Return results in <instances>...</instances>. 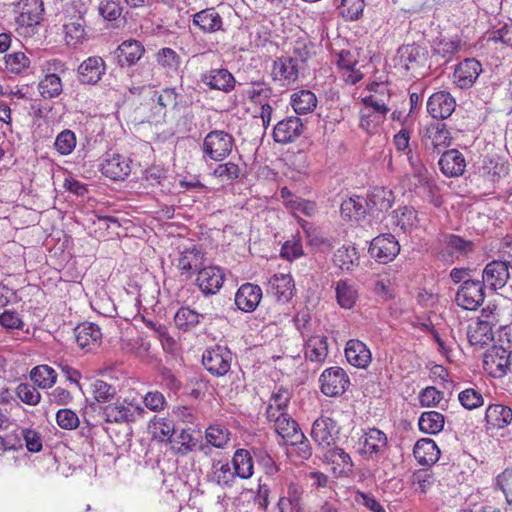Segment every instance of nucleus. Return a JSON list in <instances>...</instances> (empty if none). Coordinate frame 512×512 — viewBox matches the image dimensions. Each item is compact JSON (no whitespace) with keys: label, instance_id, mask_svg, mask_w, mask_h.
<instances>
[{"label":"nucleus","instance_id":"obj_5","mask_svg":"<svg viewBox=\"0 0 512 512\" xmlns=\"http://www.w3.org/2000/svg\"><path fill=\"white\" fill-rule=\"evenodd\" d=\"M484 285L480 280L467 279L459 287L455 301L465 310H476L484 302Z\"/></svg>","mask_w":512,"mask_h":512},{"label":"nucleus","instance_id":"obj_61","mask_svg":"<svg viewBox=\"0 0 512 512\" xmlns=\"http://www.w3.org/2000/svg\"><path fill=\"white\" fill-rule=\"evenodd\" d=\"M98 11L105 20L114 21L121 16L122 6L119 0H102Z\"/></svg>","mask_w":512,"mask_h":512},{"label":"nucleus","instance_id":"obj_13","mask_svg":"<svg viewBox=\"0 0 512 512\" xmlns=\"http://www.w3.org/2000/svg\"><path fill=\"white\" fill-rule=\"evenodd\" d=\"M304 131V124L297 116H288L280 120L273 129V139L280 144H288L299 138Z\"/></svg>","mask_w":512,"mask_h":512},{"label":"nucleus","instance_id":"obj_15","mask_svg":"<svg viewBox=\"0 0 512 512\" xmlns=\"http://www.w3.org/2000/svg\"><path fill=\"white\" fill-rule=\"evenodd\" d=\"M225 275L217 266L202 267L197 273L196 284L204 295H214L223 286Z\"/></svg>","mask_w":512,"mask_h":512},{"label":"nucleus","instance_id":"obj_57","mask_svg":"<svg viewBox=\"0 0 512 512\" xmlns=\"http://www.w3.org/2000/svg\"><path fill=\"white\" fill-rule=\"evenodd\" d=\"M76 146V136L71 130H64L56 137L54 147L61 155L70 154Z\"/></svg>","mask_w":512,"mask_h":512},{"label":"nucleus","instance_id":"obj_49","mask_svg":"<svg viewBox=\"0 0 512 512\" xmlns=\"http://www.w3.org/2000/svg\"><path fill=\"white\" fill-rule=\"evenodd\" d=\"M156 61L167 72H176L181 64L178 53L169 47L161 48L156 53Z\"/></svg>","mask_w":512,"mask_h":512},{"label":"nucleus","instance_id":"obj_59","mask_svg":"<svg viewBox=\"0 0 512 512\" xmlns=\"http://www.w3.org/2000/svg\"><path fill=\"white\" fill-rule=\"evenodd\" d=\"M17 397L25 404L35 406L41 400V394L39 391L29 383H20L16 387Z\"/></svg>","mask_w":512,"mask_h":512},{"label":"nucleus","instance_id":"obj_2","mask_svg":"<svg viewBox=\"0 0 512 512\" xmlns=\"http://www.w3.org/2000/svg\"><path fill=\"white\" fill-rule=\"evenodd\" d=\"M100 414L108 423L128 424L142 418L145 410L139 405L116 401L101 407Z\"/></svg>","mask_w":512,"mask_h":512},{"label":"nucleus","instance_id":"obj_9","mask_svg":"<svg viewBox=\"0 0 512 512\" xmlns=\"http://www.w3.org/2000/svg\"><path fill=\"white\" fill-rule=\"evenodd\" d=\"M339 429L335 420L321 416L317 418L311 429V437L323 449L335 445Z\"/></svg>","mask_w":512,"mask_h":512},{"label":"nucleus","instance_id":"obj_10","mask_svg":"<svg viewBox=\"0 0 512 512\" xmlns=\"http://www.w3.org/2000/svg\"><path fill=\"white\" fill-rule=\"evenodd\" d=\"M509 268L503 260L489 262L482 273V284L494 291L503 288L510 278Z\"/></svg>","mask_w":512,"mask_h":512},{"label":"nucleus","instance_id":"obj_23","mask_svg":"<svg viewBox=\"0 0 512 512\" xmlns=\"http://www.w3.org/2000/svg\"><path fill=\"white\" fill-rule=\"evenodd\" d=\"M262 299V289L252 283L242 284L235 294V304L243 312H253Z\"/></svg>","mask_w":512,"mask_h":512},{"label":"nucleus","instance_id":"obj_58","mask_svg":"<svg viewBox=\"0 0 512 512\" xmlns=\"http://www.w3.org/2000/svg\"><path fill=\"white\" fill-rule=\"evenodd\" d=\"M458 400L460 404L468 410L476 409L484 404L482 394L473 388L461 391L458 395Z\"/></svg>","mask_w":512,"mask_h":512},{"label":"nucleus","instance_id":"obj_31","mask_svg":"<svg viewBox=\"0 0 512 512\" xmlns=\"http://www.w3.org/2000/svg\"><path fill=\"white\" fill-rule=\"evenodd\" d=\"M400 61L404 64L406 70L414 67H420L425 64L428 51L420 45H404L398 49Z\"/></svg>","mask_w":512,"mask_h":512},{"label":"nucleus","instance_id":"obj_6","mask_svg":"<svg viewBox=\"0 0 512 512\" xmlns=\"http://www.w3.org/2000/svg\"><path fill=\"white\" fill-rule=\"evenodd\" d=\"M232 353L223 346H215L202 356V363L213 376H224L231 368Z\"/></svg>","mask_w":512,"mask_h":512},{"label":"nucleus","instance_id":"obj_44","mask_svg":"<svg viewBox=\"0 0 512 512\" xmlns=\"http://www.w3.org/2000/svg\"><path fill=\"white\" fill-rule=\"evenodd\" d=\"M38 89L41 96L45 99H51L59 96L62 93L61 78L52 73L47 74L38 84Z\"/></svg>","mask_w":512,"mask_h":512},{"label":"nucleus","instance_id":"obj_51","mask_svg":"<svg viewBox=\"0 0 512 512\" xmlns=\"http://www.w3.org/2000/svg\"><path fill=\"white\" fill-rule=\"evenodd\" d=\"M364 0H341L339 6V14L346 20H358L364 11Z\"/></svg>","mask_w":512,"mask_h":512},{"label":"nucleus","instance_id":"obj_3","mask_svg":"<svg viewBox=\"0 0 512 512\" xmlns=\"http://www.w3.org/2000/svg\"><path fill=\"white\" fill-rule=\"evenodd\" d=\"M234 138L223 130L209 132L203 141L202 149L205 156L214 161H222L232 151Z\"/></svg>","mask_w":512,"mask_h":512},{"label":"nucleus","instance_id":"obj_18","mask_svg":"<svg viewBox=\"0 0 512 512\" xmlns=\"http://www.w3.org/2000/svg\"><path fill=\"white\" fill-rule=\"evenodd\" d=\"M77 72L81 83L95 85L105 74L106 64L100 56H91L79 65Z\"/></svg>","mask_w":512,"mask_h":512},{"label":"nucleus","instance_id":"obj_17","mask_svg":"<svg viewBox=\"0 0 512 512\" xmlns=\"http://www.w3.org/2000/svg\"><path fill=\"white\" fill-rule=\"evenodd\" d=\"M456 101L447 91L433 93L427 101V111L434 119H447L452 115Z\"/></svg>","mask_w":512,"mask_h":512},{"label":"nucleus","instance_id":"obj_50","mask_svg":"<svg viewBox=\"0 0 512 512\" xmlns=\"http://www.w3.org/2000/svg\"><path fill=\"white\" fill-rule=\"evenodd\" d=\"M467 336L472 345L485 344L492 338L491 325L487 321H477L475 327L469 325Z\"/></svg>","mask_w":512,"mask_h":512},{"label":"nucleus","instance_id":"obj_21","mask_svg":"<svg viewBox=\"0 0 512 512\" xmlns=\"http://www.w3.org/2000/svg\"><path fill=\"white\" fill-rule=\"evenodd\" d=\"M266 418L269 422L273 423L275 432L286 441H298L304 438L298 423L287 412Z\"/></svg>","mask_w":512,"mask_h":512},{"label":"nucleus","instance_id":"obj_63","mask_svg":"<svg viewBox=\"0 0 512 512\" xmlns=\"http://www.w3.org/2000/svg\"><path fill=\"white\" fill-rule=\"evenodd\" d=\"M214 176L222 181H232L239 178L241 174L240 167L234 162H226L217 165L213 172Z\"/></svg>","mask_w":512,"mask_h":512},{"label":"nucleus","instance_id":"obj_33","mask_svg":"<svg viewBox=\"0 0 512 512\" xmlns=\"http://www.w3.org/2000/svg\"><path fill=\"white\" fill-rule=\"evenodd\" d=\"M485 420L493 428H504L512 421V410L502 404H492L486 409Z\"/></svg>","mask_w":512,"mask_h":512},{"label":"nucleus","instance_id":"obj_62","mask_svg":"<svg viewBox=\"0 0 512 512\" xmlns=\"http://www.w3.org/2000/svg\"><path fill=\"white\" fill-rule=\"evenodd\" d=\"M5 63L8 70L20 73L29 67L30 60L23 52H14L5 56Z\"/></svg>","mask_w":512,"mask_h":512},{"label":"nucleus","instance_id":"obj_1","mask_svg":"<svg viewBox=\"0 0 512 512\" xmlns=\"http://www.w3.org/2000/svg\"><path fill=\"white\" fill-rule=\"evenodd\" d=\"M86 12L87 9L82 3H72L65 10L64 39L67 46L71 48L79 47L88 39Z\"/></svg>","mask_w":512,"mask_h":512},{"label":"nucleus","instance_id":"obj_37","mask_svg":"<svg viewBox=\"0 0 512 512\" xmlns=\"http://www.w3.org/2000/svg\"><path fill=\"white\" fill-rule=\"evenodd\" d=\"M291 106L297 114H307L316 108L317 97L310 90H300L291 95Z\"/></svg>","mask_w":512,"mask_h":512},{"label":"nucleus","instance_id":"obj_28","mask_svg":"<svg viewBox=\"0 0 512 512\" xmlns=\"http://www.w3.org/2000/svg\"><path fill=\"white\" fill-rule=\"evenodd\" d=\"M294 289V281L289 274H275L269 280L268 292L279 302H288L293 296Z\"/></svg>","mask_w":512,"mask_h":512},{"label":"nucleus","instance_id":"obj_27","mask_svg":"<svg viewBox=\"0 0 512 512\" xmlns=\"http://www.w3.org/2000/svg\"><path fill=\"white\" fill-rule=\"evenodd\" d=\"M441 172L448 177H457L463 174L466 162L463 154L456 149L444 152L439 159Z\"/></svg>","mask_w":512,"mask_h":512},{"label":"nucleus","instance_id":"obj_64","mask_svg":"<svg viewBox=\"0 0 512 512\" xmlns=\"http://www.w3.org/2000/svg\"><path fill=\"white\" fill-rule=\"evenodd\" d=\"M248 94L252 102L262 104L271 97L272 89L264 82H253Z\"/></svg>","mask_w":512,"mask_h":512},{"label":"nucleus","instance_id":"obj_48","mask_svg":"<svg viewBox=\"0 0 512 512\" xmlns=\"http://www.w3.org/2000/svg\"><path fill=\"white\" fill-rule=\"evenodd\" d=\"M202 314L190 309L189 307H181L175 314L174 321L176 326L183 330L188 331L199 324Z\"/></svg>","mask_w":512,"mask_h":512},{"label":"nucleus","instance_id":"obj_14","mask_svg":"<svg viewBox=\"0 0 512 512\" xmlns=\"http://www.w3.org/2000/svg\"><path fill=\"white\" fill-rule=\"evenodd\" d=\"M443 249L441 258L444 261L454 262L460 257L466 256L473 251L474 244L470 240L454 234H445L442 239Z\"/></svg>","mask_w":512,"mask_h":512},{"label":"nucleus","instance_id":"obj_20","mask_svg":"<svg viewBox=\"0 0 512 512\" xmlns=\"http://www.w3.org/2000/svg\"><path fill=\"white\" fill-rule=\"evenodd\" d=\"M144 53L145 48L140 41L129 39L116 48L114 56L120 67H131L143 57Z\"/></svg>","mask_w":512,"mask_h":512},{"label":"nucleus","instance_id":"obj_40","mask_svg":"<svg viewBox=\"0 0 512 512\" xmlns=\"http://www.w3.org/2000/svg\"><path fill=\"white\" fill-rule=\"evenodd\" d=\"M364 203L365 200L359 196L343 201L340 207L342 218L345 220H360L366 213Z\"/></svg>","mask_w":512,"mask_h":512},{"label":"nucleus","instance_id":"obj_39","mask_svg":"<svg viewBox=\"0 0 512 512\" xmlns=\"http://www.w3.org/2000/svg\"><path fill=\"white\" fill-rule=\"evenodd\" d=\"M232 464L237 477L248 479L253 475V459L248 450H236L232 458Z\"/></svg>","mask_w":512,"mask_h":512},{"label":"nucleus","instance_id":"obj_12","mask_svg":"<svg viewBox=\"0 0 512 512\" xmlns=\"http://www.w3.org/2000/svg\"><path fill=\"white\" fill-rule=\"evenodd\" d=\"M481 72L482 65L478 60L466 58L456 66L453 82L460 89H469L474 85Z\"/></svg>","mask_w":512,"mask_h":512},{"label":"nucleus","instance_id":"obj_32","mask_svg":"<svg viewBox=\"0 0 512 512\" xmlns=\"http://www.w3.org/2000/svg\"><path fill=\"white\" fill-rule=\"evenodd\" d=\"M193 24L204 33H213L222 29V18L214 8H208L193 16Z\"/></svg>","mask_w":512,"mask_h":512},{"label":"nucleus","instance_id":"obj_55","mask_svg":"<svg viewBox=\"0 0 512 512\" xmlns=\"http://www.w3.org/2000/svg\"><path fill=\"white\" fill-rule=\"evenodd\" d=\"M435 478L428 469H420L411 476L412 485L416 486L415 490L425 494L434 484Z\"/></svg>","mask_w":512,"mask_h":512},{"label":"nucleus","instance_id":"obj_4","mask_svg":"<svg viewBox=\"0 0 512 512\" xmlns=\"http://www.w3.org/2000/svg\"><path fill=\"white\" fill-rule=\"evenodd\" d=\"M321 392L328 397L342 395L348 388L350 380L346 372L341 367H330L325 369L320 375Z\"/></svg>","mask_w":512,"mask_h":512},{"label":"nucleus","instance_id":"obj_26","mask_svg":"<svg viewBox=\"0 0 512 512\" xmlns=\"http://www.w3.org/2000/svg\"><path fill=\"white\" fill-rule=\"evenodd\" d=\"M201 81L210 89L230 92L235 87L233 75L223 68L211 69L201 76Z\"/></svg>","mask_w":512,"mask_h":512},{"label":"nucleus","instance_id":"obj_24","mask_svg":"<svg viewBox=\"0 0 512 512\" xmlns=\"http://www.w3.org/2000/svg\"><path fill=\"white\" fill-rule=\"evenodd\" d=\"M74 331L78 347L86 352L95 349L101 343V329L94 323H82Z\"/></svg>","mask_w":512,"mask_h":512},{"label":"nucleus","instance_id":"obj_16","mask_svg":"<svg viewBox=\"0 0 512 512\" xmlns=\"http://www.w3.org/2000/svg\"><path fill=\"white\" fill-rule=\"evenodd\" d=\"M102 174L112 180H123L131 172L130 160L118 153H106L101 163Z\"/></svg>","mask_w":512,"mask_h":512},{"label":"nucleus","instance_id":"obj_56","mask_svg":"<svg viewBox=\"0 0 512 512\" xmlns=\"http://www.w3.org/2000/svg\"><path fill=\"white\" fill-rule=\"evenodd\" d=\"M91 386L94 398L97 402H107L113 399L117 394L115 386L100 379H96Z\"/></svg>","mask_w":512,"mask_h":512},{"label":"nucleus","instance_id":"obj_36","mask_svg":"<svg viewBox=\"0 0 512 512\" xmlns=\"http://www.w3.org/2000/svg\"><path fill=\"white\" fill-rule=\"evenodd\" d=\"M461 48L460 41L440 40L434 44L432 58L438 65L449 63Z\"/></svg>","mask_w":512,"mask_h":512},{"label":"nucleus","instance_id":"obj_8","mask_svg":"<svg viewBox=\"0 0 512 512\" xmlns=\"http://www.w3.org/2000/svg\"><path fill=\"white\" fill-rule=\"evenodd\" d=\"M299 330L305 342V359L316 364L323 363L328 356L327 337L322 334H310L305 325Z\"/></svg>","mask_w":512,"mask_h":512},{"label":"nucleus","instance_id":"obj_11","mask_svg":"<svg viewBox=\"0 0 512 512\" xmlns=\"http://www.w3.org/2000/svg\"><path fill=\"white\" fill-rule=\"evenodd\" d=\"M507 361V348L493 346L488 349L483 358L484 370L494 378H501L509 372Z\"/></svg>","mask_w":512,"mask_h":512},{"label":"nucleus","instance_id":"obj_43","mask_svg":"<svg viewBox=\"0 0 512 512\" xmlns=\"http://www.w3.org/2000/svg\"><path fill=\"white\" fill-rule=\"evenodd\" d=\"M336 298L342 308L351 309L358 298V293L347 280H340L336 285Z\"/></svg>","mask_w":512,"mask_h":512},{"label":"nucleus","instance_id":"obj_54","mask_svg":"<svg viewBox=\"0 0 512 512\" xmlns=\"http://www.w3.org/2000/svg\"><path fill=\"white\" fill-rule=\"evenodd\" d=\"M174 435L175 438L173 439V441L179 444V446L176 448L178 453L185 455L193 450L196 443L194 441L192 430L190 428H177V433H175Z\"/></svg>","mask_w":512,"mask_h":512},{"label":"nucleus","instance_id":"obj_53","mask_svg":"<svg viewBox=\"0 0 512 512\" xmlns=\"http://www.w3.org/2000/svg\"><path fill=\"white\" fill-rule=\"evenodd\" d=\"M394 224L401 230L412 228L417 222V212L412 207H401L395 211Z\"/></svg>","mask_w":512,"mask_h":512},{"label":"nucleus","instance_id":"obj_52","mask_svg":"<svg viewBox=\"0 0 512 512\" xmlns=\"http://www.w3.org/2000/svg\"><path fill=\"white\" fill-rule=\"evenodd\" d=\"M230 432L225 427L219 425H210L206 429V440L216 448L223 449L230 440Z\"/></svg>","mask_w":512,"mask_h":512},{"label":"nucleus","instance_id":"obj_46","mask_svg":"<svg viewBox=\"0 0 512 512\" xmlns=\"http://www.w3.org/2000/svg\"><path fill=\"white\" fill-rule=\"evenodd\" d=\"M234 470H232L228 463H221L220 461L213 463L212 466V480L221 487H231L236 478Z\"/></svg>","mask_w":512,"mask_h":512},{"label":"nucleus","instance_id":"obj_38","mask_svg":"<svg viewBox=\"0 0 512 512\" xmlns=\"http://www.w3.org/2000/svg\"><path fill=\"white\" fill-rule=\"evenodd\" d=\"M445 419L443 414L437 411H426L418 420L419 429L426 434H437L443 430Z\"/></svg>","mask_w":512,"mask_h":512},{"label":"nucleus","instance_id":"obj_42","mask_svg":"<svg viewBox=\"0 0 512 512\" xmlns=\"http://www.w3.org/2000/svg\"><path fill=\"white\" fill-rule=\"evenodd\" d=\"M30 378L39 388L47 389L55 384L57 374L50 366L39 365L31 370Z\"/></svg>","mask_w":512,"mask_h":512},{"label":"nucleus","instance_id":"obj_25","mask_svg":"<svg viewBox=\"0 0 512 512\" xmlns=\"http://www.w3.org/2000/svg\"><path fill=\"white\" fill-rule=\"evenodd\" d=\"M299 68L295 59L291 57H280L273 63L272 78L279 81L282 86H288L298 79Z\"/></svg>","mask_w":512,"mask_h":512},{"label":"nucleus","instance_id":"obj_45","mask_svg":"<svg viewBox=\"0 0 512 512\" xmlns=\"http://www.w3.org/2000/svg\"><path fill=\"white\" fill-rule=\"evenodd\" d=\"M334 264L343 271H350L358 264L356 249L350 246L340 247L334 254Z\"/></svg>","mask_w":512,"mask_h":512},{"label":"nucleus","instance_id":"obj_22","mask_svg":"<svg viewBox=\"0 0 512 512\" xmlns=\"http://www.w3.org/2000/svg\"><path fill=\"white\" fill-rule=\"evenodd\" d=\"M323 461L332 465L336 476L347 475L353 470V462L350 455L338 446H330L323 453Z\"/></svg>","mask_w":512,"mask_h":512},{"label":"nucleus","instance_id":"obj_35","mask_svg":"<svg viewBox=\"0 0 512 512\" xmlns=\"http://www.w3.org/2000/svg\"><path fill=\"white\" fill-rule=\"evenodd\" d=\"M204 254L196 246L183 251L178 259L177 268L182 273H190L191 271H199L202 269Z\"/></svg>","mask_w":512,"mask_h":512},{"label":"nucleus","instance_id":"obj_19","mask_svg":"<svg viewBox=\"0 0 512 512\" xmlns=\"http://www.w3.org/2000/svg\"><path fill=\"white\" fill-rule=\"evenodd\" d=\"M387 444L386 434L377 428H371L359 439L360 453L369 457L383 455Z\"/></svg>","mask_w":512,"mask_h":512},{"label":"nucleus","instance_id":"obj_30","mask_svg":"<svg viewBox=\"0 0 512 512\" xmlns=\"http://www.w3.org/2000/svg\"><path fill=\"white\" fill-rule=\"evenodd\" d=\"M415 459L421 465H432L440 457V449L435 441L430 438L418 440L413 449Z\"/></svg>","mask_w":512,"mask_h":512},{"label":"nucleus","instance_id":"obj_47","mask_svg":"<svg viewBox=\"0 0 512 512\" xmlns=\"http://www.w3.org/2000/svg\"><path fill=\"white\" fill-rule=\"evenodd\" d=\"M425 136L431 140V144L434 148L448 146L450 144V132L444 123L437 122L430 124L426 129Z\"/></svg>","mask_w":512,"mask_h":512},{"label":"nucleus","instance_id":"obj_41","mask_svg":"<svg viewBox=\"0 0 512 512\" xmlns=\"http://www.w3.org/2000/svg\"><path fill=\"white\" fill-rule=\"evenodd\" d=\"M290 399L291 392L287 388L280 387L270 398L266 409V417H274L275 414L286 412Z\"/></svg>","mask_w":512,"mask_h":512},{"label":"nucleus","instance_id":"obj_7","mask_svg":"<svg viewBox=\"0 0 512 512\" xmlns=\"http://www.w3.org/2000/svg\"><path fill=\"white\" fill-rule=\"evenodd\" d=\"M399 252V242L392 234H381L375 237L369 247L371 257L383 264L392 261Z\"/></svg>","mask_w":512,"mask_h":512},{"label":"nucleus","instance_id":"obj_60","mask_svg":"<svg viewBox=\"0 0 512 512\" xmlns=\"http://www.w3.org/2000/svg\"><path fill=\"white\" fill-rule=\"evenodd\" d=\"M57 425L64 430H74L79 424L78 415L71 409L63 408L56 413Z\"/></svg>","mask_w":512,"mask_h":512},{"label":"nucleus","instance_id":"obj_34","mask_svg":"<svg viewBox=\"0 0 512 512\" xmlns=\"http://www.w3.org/2000/svg\"><path fill=\"white\" fill-rule=\"evenodd\" d=\"M19 9L20 21L28 26L38 24L44 12L41 0H23L19 3Z\"/></svg>","mask_w":512,"mask_h":512},{"label":"nucleus","instance_id":"obj_29","mask_svg":"<svg viewBox=\"0 0 512 512\" xmlns=\"http://www.w3.org/2000/svg\"><path fill=\"white\" fill-rule=\"evenodd\" d=\"M345 356L347 361L357 367V368H366L371 362V352L360 340H349L346 344L345 348Z\"/></svg>","mask_w":512,"mask_h":512}]
</instances>
